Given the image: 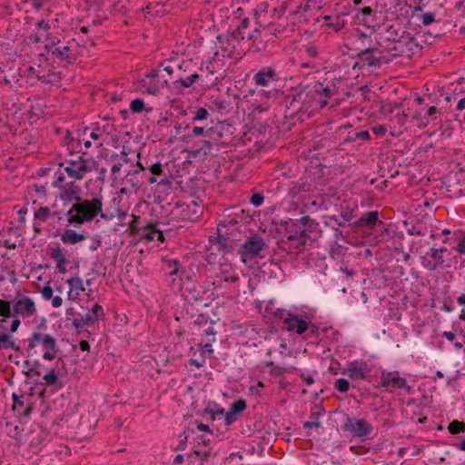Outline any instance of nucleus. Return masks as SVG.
<instances>
[{
    "label": "nucleus",
    "instance_id": "1",
    "mask_svg": "<svg viewBox=\"0 0 465 465\" xmlns=\"http://www.w3.org/2000/svg\"><path fill=\"white\" fill-rule=\"evenodd\" d=\"M313 226L314 223L309 216H302L299 220L281 221L279 232L284 233L286 240L282 239V242L288 243L289 248L300 249L306 245L310 239L308 233Z\"/></svg>",
    "mask_w": 465,
    "mask_h": 465
},
{
    "label": "nucleus",
    "instance_id": "2",
    "mask_svg": "<svg viewBox=\"0 0 465 465\" xmlns=\"http://www.w3.org/2000/svg\"><path fill=\"white\" fill-rule=\"evenodd\" d=\"M73 210H75L74 222L77 224H83L93 221L96 216L103 220H108V216L103 212L102 199L94 197L91 200H80L73 204Z\"/></svg>",
    "mask_w": 465,
    "mask_h": 465
},
{
    "label": "nucleus",
    "instance_id": "3",
    "mask_svg": "<svg viewBox=\"0 0 465 465\" xmlns=\"http://www.w3.org/2000/svg\"><path fill=\"white\" fill-rule=\"evenodd\" d=\"M83 153L81 156H77V161H64L59 163V166H64V172L70 178L74 180H82L86 173L92 172L96 163L92 158H84Z\"/></svg>",
    "mask_w": 465,
    "mask_h": 465
},
{
    "label": "nucleus",
    "instance_id": "4",
    "mask_svg": "<svg viewBox=\"0 0 465 465\" xmlns=\"http://www.w3.org/2000/svg\"><path fill=\"white\" fill-rule=\"evenodd\" d=\"M209 241L211 243V252L209 254L208 261L209 262H213L211 258L215 254V252L223 257L227 253L232 252L234 250L237 239L233 236V230H232V232H223L217 231V235L211 236Z\"/></svg>",
    "mask_w": 465,
    "mask_h": 465
},
{
    "label": "nucleus",
    "instance_id": "5",
    "mask_svg": "<svg viewBox=\"0 0 465 465\" xmlns=\"http://www.w3.org/2000/svg\"><path fill=\"white\" fill-rule=\"evenodd\" d=\"M341 430L353 438L364 440L373 432V426L364 419L351 418L347 414L341 425Z\"/></svg>",
    "mask_w": 465,
    "mask_h": 465
},
{
    "label": "nucleus",
    "instance_id": "6",
    "mask_svg": "<svg viewBox=\"0 0 465 465\" xmlns=\"http://www.w3.org/2000/svg\"><path fill=\"white\" fill-rule=\"evenodd\" d=\"M314 90V84H307L302 86L300 84L293 91V94H289L287 96V102L289 103V106H297L298 109L305 106L306 108L310 107L313 101L317 99L316 93L312 92Z\"/></svg>",
    "mask_w": 465,
    "mask_h": 465
},
{
    "label": "nucleus",
    "instance_id": "7",
    "mask_svg": "<svg viewBox=\"0 0 465 465\" xmlns=\"http://www.w3.org/2000/svg\"><path fill=\"white\" fill-rule=\"evenodd\" d=\"M266 244L262 237L253 233L242 244L239 253L244 262L256 257H261L260 252Z\"/></svg>",
    "mask_w": 465,
    "mask_h": 465
},
{
    "label": "nucleus",
    "instance_id": "8",
    "mask_svg": "<svg viewBox=\"0 0 465 465\" xmlns=\"http://www.w3.org/2000/svg\"><path fill=\"white\" fill-rule=\"evenodd\" d=\"M160 69H153L141 81V87L148 94L156 95L161 89L168 84V80H160Z\"/></svg>",
    "mask_w": 465,
    "mask_h": 465
},
{
    "label": "nucleus",
    "instance_id": "9",
    "mask_svg": "<svg viewBox=\"0 0 465 465\" xmlns=\"http://www.w3.org/2000/svg\"><path fill=\"white\" fill-rule=\"evenodd\" d=\"M45 47L48 53L61 61H66L71 64L76 59V54L72 49L70 43L64 45L59 39H57L51 41Z\"/></svg>",
    "mask_w": 465,
    "mask_h": 465
},
{
    "label": "nucleus",
    "instance_id": "10",
    "mask_svg": "<svg viewBox=\"0 0 465 465\" xmlns=\"http://www.w3.org/2000/svg\"><path fill=\"white\" fill-rule=\"evenodd\" d=\"M381 383L382 387L389 389L391 391L397 389H403L407 392L411 391V387L408 385L407 380L401 377L397 371H382L381 374Z\"/></svg>",
    "mask_w": 465,
    "mask_h": 465
},
{
    "label": "nucleus",
    "instance_id": "11",
    "mask_svg": "<svg viewBox=\"0 0 465 465\" xmlns=\"http://www.w3.org/2000/svg\"><path fill=\"white\" fill-rule=\"evenodd\" d=\"M280 80V76L271 66L262 67L253 74L252 81L257 86L269 87L275 84Z\"/></svg>",
    "mask_w": 465,
    "mask_h": 465
},
{
    "label": "nucleus",
    "instance_id": "12",
    "mask_svg": "<svg viewBox=\"0 0 465 465\" xmlns=\"http://www.w3.org/2000/svg\"><path fill=\"white\" fill-rule=\"evenodd\" d=\"M28 341V354L36 346H41L45 350H54L56 349V341L50 334H45L41 332H33L31 337L27 339Z\"/></svg>",
    "mask_w": 465,
    "mask_h": 465
},
{
    "label": "nucleus",
    "instance_id": "13",
    "mask_svg": "<svg viewBox=\"0 0 465 465\" xmlns=\"http://www.w3.org/2000/svg\"><path fill=\"white\" fill-rule=\"evenodd\" d=\"M353 224L358 227H366L371 230L379 226L382 229V233L388 232L385 223L379 219L378 211L365 212L358 221L353 223Z\"/></svg>",
    "mask_w": 465,
    "mask_h": 465
},
{
    "label": "nucleus",
    "instance_id": "14",
    "mask_svg": "<svg viewBox=\"0 0 465 465\" xmlns=\"http://www.w3.org/2000/svg\"><path fill=\"white\" fill-rule=\"evenodd\" d=\"M13 309L15 314L23 316H33L36 312L34 301L27 296L15 298L13 302Z\"/></svg>",
    "mask_w": 465,
    "mask_h": 465
},
{
    "label": "nucleus",
    "instance_id": "15",
    "mask_svg": "<svg viewBox=\"0 0 465 465\" xmlns=\"http://www.w3.org/2000/svg\"><path fill=\"white\" fill-rule=\"evenodd\" d=\"M80 191L81 188L75 183V182L64 183V185L60 188L58 197L64 202V204L72 201L78 203L81 200V197L79 196Z\"/></svg>",
    "mask_w": 465,
    "mask_h": 465
},
{
    "label": "nucleus",
    "instance_id": "16",
    "mask_svg": "<svg viewBox=\"0 0 465 465\" xmlns=\"http://www.w3.org/2000/svg\"><path fill=\"white\" fill-rule=\"evenodd\" d=\"M284 324L288 331H295L299 335L309 329V323L293 313H289L288 317L284 318Z\"/></svg>",
    "mask_w": 465,
    "mask_h": 465
},
{
    "label": "nucleus",
    "instance_id": "17",
    "mask_svg": "<svg viewBox=\"0 0 465 465\" xmlns=\"http://www.w3.org/2000/svg\"><path fill=\"white\" fill-rule=\"evenodd\" d=\"M381 54V52L377 48L368 47L361 51L357 54V58L363 63V65L368 67H380L381 64V58L375 56V54Z\"/></svg>",
    "mask_w": 465,
    "mask_h": 465
},
{
    "label": "nucleus",
    "instance_id": "18",
    "mask_svg": "<svg viewBox=\"0 0 465 465\" xmlns=\"http://www.w3.org/2000/svg\"><path fill=\"white\" fill-rule=\"evenodd\" d=\"M370 371L371 369L365 361H354L348 364V368L344 373L351 379L358 380L365 379Z\"/></svg>",
    "mask_w": 465,
    "mask_h": 465
},
{
    "label": "nucleus",
    "instance_id": "19",
    "mask_svg": "<svg viewBox=\"0 0 465 465\" xmlns=\"http://www.w3.org/2000/svg\"><path fill=\"white\" fill-rule=\"evenodd\" d=\"M247 407L244 400H238L232 402L230 406L229 411L225 415L226 425H231L236 421L237 416L242 412Z\"/></svg>",
    "mask_w": 465,
    "mask_h": 465
},
{
    "label": "nucleus",
    "instance_id": "20",
    "mask_svg": "<svg viewBox=\"0 0 465 465\" xmlns=\"http://www.w3.org/2000/svg\"><path fill=\"white\" fill-rule=\"evenodd\" d=\"M218 43L220 44V48L222 50L223 57H232L233 53L236 48V43L233 40H231V37L226 34L219 35L216 37Z\"/></svg>",
    "mask_w": 465,
    "mask_h": 465
},
{
    "label": "nucleus",
    "instance_id": "21",
    "mask_svg": "<svg viewBox=\"0 0 465 465\" xmlns=\"http://www.w3.org/2000/svg\"><path fill=\"white\" fill-rule=\"evenodd\" d=\"M85 239L86 235L84 233L76 232L72 229L65 230L61 236V241L64 244H76Z\"/></svg>",
    "mask_w": 465,
    "mask_h": 465
},
{
    "label": "nucleus",
    "instance_id": "22",
    "mask_svg": "<svg viewBox=\"0 0 465 465\" xmlns=\"http://www.w3.org/2000/svg\"><path fill=\"white\" fill-rule=\"evenodd\" d=\"M233 230V236L235 237V232H238V221L234 217H231L229 214L227 218L221 221L218 224L217 231L223 232H232Z\"/></svg>",
    "mask_w": 465,
    "mask_h": 465
},
{
    "label": "nucleus",
    "instance_id": "23",
    "mask_svg": "<svg viewBox=\"0 0 465 465\" xmlns=\"http://www.w3.org/2000/svg\"><path fill=\"white\" fill-rule=\"evenodd\" d=\"M200 79V75L197 73H193L187 76L186 78H179L173 82V87L174 89L182 90V88L191 87L193 84H195Z\"/></svg>",
    "mask_w": 465,
    "mask_h": 465
},
{
    "label": "nucleus",
    "instance_id": "24",
    "mask_svg": "<svg viewBox=\"0 0 465 465\" xmlns=\"http://www.w3.org/2000/svg\"><path fill=\"white\" fill-rule=\"evenodd\" d=\"M276 94L275 89L273 90H264V89H249L247 92V96H255V100L259 102H262L264 99L269 100Z\"/></svg>",
    "mask_w": 465,
    "mask_h": 465
},
{
    "label": "nucleus",
    "instance_id": "25",
    "mask_svg": "<svg viewBox=\"0 0 465 465\" xmlns=\"http://www.w3.org/2000/svg\"><path fill=\"white\" fill-rule=\"evenodd\" d=\"M185 300L188 302H203V299L201 295V292L196 288L194 284L192 286L184 287V293Z\"/></svg>",
    "mask_w": 465,
    "mask_h": 465
},
{
    "label": "nucleus",
    "instance_id": "26",
    "mask_svg": "<svg viewBox=\"0 0 465 465\" xmlns=\"http://www.w3.org/2000/svg\"><path fill=\"white\" fill-rule=\"evenodd\" d=\"M186 209L190 212V214L183 213V219L190 220V221H197L202 214V210L199 204L193 201L189 204H186Z\"/></svg>",
    "mask_w": 465,
    "mask_h": 465
},
{
    "label": "nucleus",
    "instance_id": "27",
    "mask_svg": "<svg viewBox=\"0 0 465 465\" xmlns=\"http://www.w3.org/2000/svg\"><path fill=\"white\" fill-rule=\"evenodd\" d=\"M371 138L368 131L351 132L342 143H356L357 141H368Z\"/></svg>",
    "mask_w": 465,
    "mask_h": 465
},
{
    "label": "nucleus",
    "instance_id": "28",
    "mask_svg": "<svg viewBox=\"0 0 465 465\" xmlns=\"http://www.w3.org/2000/svg\"><path fill=\"white\" fill-rule=\"evenodd\" d=\"M181 262L178 260H167L164 262L163 270L166 275L173 277L180 272Z\"/></svg>",
    "mask_w": 465,
    "mask_h": 465
},
{
    "label": "nucleus",
    "instance_id": "29",
    "mask_svg": "<svg viewBox=\"0 0 465 465\" xmlns=\"http://www.w3.org/2000/svg\"><path fill=\"white\" fill-rule=\"evenodd\" d=\"M311 5L308 4H300L296 6L295 10L290 12L291 16L300 15L299 21L300 22H307V17L305 16V14L311 11Z\"/></svg>",
    "mask_w": 465,
    "mask_h": 465
},
{
    "label": "nucleus",
    "instance_id": "30",
    "mask_svg": "<svg viewBox=\"0 0 465 465\" xmlns=\"http://www.w3.org/2000/svg\"><path fill=\"white\" fill-rule=\"evenodd\" d=\"M313 84L314 90L312 92L316 93L317 97L324 96L325 98H329L334 94L333 89L329 86H324L322 83L315 82Z\"/></svg>",
    "mask_w": 465,
    "mask_h": 465
},
{
    "label": "nucleus",
    "instance_id": "31",
    "mask_svg": "<svg viewBox=\"0 0 465 465\" xmlns=\"http://www.w3.org/2000/svg\"><path fill=\"white\" fill-rule=\"evenodd\" d=\"M51 215V210L46 206H40L34 213V220L39 223H45Z\"/></svg>",
    "mask_w": 465,
    "mask_h": 465
},
{
    "label": "nucleus",
    "instance_id": "32",
    "mask_svg": "<svg viewBox=\"0 0 465 465\" xmlns=\"http://www.w3.org/2000/svg\"><path fill=\"white\" fill-rule=\"evenodd\" d=\"M0 349H13L15 351H20V347L17 346L6 333H0Z\"/></svg>",
    "mask_w": 465,
    "mask_h": 465
},
{
    "label": "nucleus",
    "instance_id": "33",
    "mask_svg": "<svg viewBox=\"0 0 465 465\" xmlns=\"http://www.w3.org/2000/svg\"><path fill=\"white\" fill-rule=\"evenodd\" d=\"M227 35L231 37V40H233L236 44H240L246 39L247 33L237 26L235 29L228 31Z\"/></svg>",
    "mask_w": 465,
    "mask_h": 465
},
{
    "label": "nucleus",
    "instance_id": "34",
    "mask_svg": "<svg viewBox=\"0 0 465 465\" xmlns=\"http://www.w3.org/2000/svg\"><path fill=\"white\" fill-rule=\"evenodd\" d=\"M44 382L45 386H54L56 385L59 381V378L57 373L55 372V369H51V371L43 376Z\"/></svg>",
    "mask_w": 465,
    "mask_h": 465
},
{
    "label": "nucleus",
    "instance_id": "35",
    "mask_svg": "<svg viewBox=\"0 0 465 465\" xmlns=\"http://www.w3.org/2000/svg\"><path fill=\"white\" fill-rule=\"evenodd\" d=\"M139 170H134L132 172H129L127 175L125 176V183H129L132 188L135 191L137 188L140 187V181L137 179V175L139 174Z\"/></svg>",
    "mask_w": 465,
    "mask_h": 465
},
{
    "label": "nucleus",
    "instance_id": "36",
    "mask_svg": "<svg viewBox=\"0 0 465 465\" xmlns=\"http://www.w3.org/2000/svg\"><path fill=\"white\" fill-rule=\"evenodd\" d=\"M50 256L55 261L56 263H67L68 261L64 258L62 250L59 246L50 248Z\"/></svg>",
    "mask_w": 465,
    "mask_h": 465
},
{
    "label": "nucleus",
    "instance_id": "37",
    "mask_svg": "<svg viewBox=\"0 0 465 465\" xmlns=\"http://www.w3.org/2000/svg\"><path fill=\"white\" fill-rule=\"evenodd\" d=\"M448 430L451 434H459L461 432H465V423L463 421L454 420L451 422H450L448 426Z\"/></svg>",
    "mask_w": 465,
    "mask_h": 465
},
{
    "label": "nucleus",
    "instance_id": "38",
    "mask_svg": "<svg viewBox=\"0 0 465 465\" xmlns=\"http://www.w3.org/2000/svg\"><path fill=\"white\" fill-rule=\"evenodd\" d=\"M130 109L133 113H141L143 110L146 112H152V108H145L143 100L136 98L131 102Z\"/></svg>",
    "mask_w": 465,
    "mask_h": 465
},
{
    "label": "nucleus",
    "instance_id": "39",
    "mask_svg": "<svg viewBox=\"0 0 465 465\" xmlns=\"http://www.w3.org/2000/svg\"><path fill=\"white\" fill-rule=\"evenodd\" d=\"M24 365H30L29 371H23L25 375L29 376L30 372H35V374L36 375L41 374V371L39 370L41 363L39 362V361H25Z\"/></svg>",
    "mask_w": 465,
    "mask_h": 465
},
{
    "label": "nucleus",
    "instance_id": "40",
    "mask_svg": "<svg viewBox=\"0 0 465 465\" xmlns=\"http://www.w3.org/2000/svg\"><path fill=\"white\" fill-rule=\"evenodd\" d=\"M334 388L340 392H347L350 389V382L346 379L340 378L336 380Z\"/></svg>",
    "mask_w": 465,
    "mask_h": 465
},
{
    "label": "nucleus",
    "instance_id": "41",
    "mask_svg": "<svg viewBox=\"0 0 465 465\" xmlns=\"http://www.w3.org/2000/svg\"><path fill=\"white\" fill-rule=\"evenodd\" d=\"M0 316L9 318L12 316L10 302L0 299Z\"/></svg>",
    "mask_w": 465,
    "mask_h": 465
},
{
    "label": "nucleus",
    "instance_id": "42",
    "mask_svg": "<svg viewBox=\"0 0 465 465\" xmlns=\"http://www.w3.org/2000/svg\"><path fill=\"white\" fill-rule=\"evenodd\" d=\"M325 413L324 408L321 404H316L312 408V411L310 414V418L312 420H319L320 417Z\"/></svg>",
    "mask_w": 465,
    "mask_h": 465
},
{
    "label": "nucleus",
    "instance_id": "43",
    "mask_svg": "<svg viewBox=\"0 0 465 465\" xmlns=\"http://www.w3.org/2000/svg\"><path fill=\"white\" fill-rule=\"evenodd\" d=\"M213 143L211 141H201L198 145V151L202 152L204 155L211 153Z\"/></svg>",
    "mask_w": 465,
    "mask_h": 465
},
{
    "label": "nucleus",
    "instance_id": "44",
    "mask_svg": "<svg viewBox=\"0 0 465 465\" xmlns=\"http://www.w3.org/2000/svg\"><path fill=\"white\" fill-rule=\"evenodd\" d=\"M67 283L70 285L71 288H75L82 292L85 290L84 287L83 280L80 277H72L67 281Z\"/></svg>",
    "mask_w": 465,
    "mask_h": 465
},
{
    "label": "nucleus",
    "instance_id": "45",
    "mask_svg": "<svg viewBox=\"0 0 465 465\" xmlns=\"http://www.w3.org/2000/svg\"><path fill=\"white\" fill-rule=\"evenodd\" d=\"M426 255L433 258L435 260V262L440 265L443 264L445 262L443 256L437 251V248L435 247H431L430 251L426 253Z\"/></svg>",
    "mask_w": 465,
    "mask_h": 465
},
{
    "label": "nucleus",
    "instance_id": "46",
    "mask_svg": "<svg viewBox=\"0 0 465 465\" xmlns=\"http://www.w3.org/2000/svg\"><path fill=\"white\" fill-rule=\"evenodd\" d=\"M209 112L203 108V107H199L196 111H195V114H194V116L193 118V122H196V121H202V120H205L207 119V117L209 116Z\"/></svg>",
    "mask_w": 465,
    "mask_h": 465
},
{
    "label": "nucleus",
    "instance_id": "47",
    "mask_svg": "<svg viewBox=\"0 0 465 465\" xmlns=\"http://www.w3.org/2000/svg\"><path fill=\"white\" fill-rule=\"evenodd\" d=\"M179 439H180L179 443L175 447L174 450H183L186 448L187 440H188V436H187L186 432L183 431V433H181L179 435Z\"/></svg>",
    "mask_w": 465,
    "mask_h": 465
},
{
    "label": "nucleus",
    "instance_id": "48",
    "mask_svg": "<svg viewBox=\"0 0 465 465\" xmlns=\"http://www.w3.org/2000/svg\"><path fill=\"white\" fill-rule=\"evenodd\" d=\"M263 201L264 197L262 193H253L250 198V203L255 207L261 206Z\"/></svg>",
    "mask_w": 465,
    "mask_h": 465
},
{
    "label": "nucleus",
    "instance_id": "49",
    "mask_svg": "<svg viewBox=\"0 0 465 465\" xmlns=\"http://www.w3.org/2000/svg\"><path fill=\"white\" fill-rule=\"evenodd\" d=\"M102 243V237L99 234H95L92 238V243L89 246V250L92 252L96 251Z\"/></svg>",
    "mask_w": 465,
    "mask_h": 465
},
{
    "label": "nucleus",
    "instance_id": "50",
    "mask_svg": "<svg viewBox=\"0 0 465 465\" xmlns=\"http://www.w3.org/2000/svg\"><path fill=\"white\" fill-rule=\"evenodd\" d=\"M261 36V29L259 27L253 28L250 33L247 34L246 39L248 41L255 42Z\"/></svg>",
    "mask_w": 465,
    "mask_h": 465
},
{
    "label": "nucleus",
    "instance_id": "51",
    "mask_svg": "<svg viewBox=\"0 0 465 465\" xmlns=\"http://www.w3.org/2000/svg\"><path fill=\"white\" fill-rule=\"evenodd\" d=\"M421 19L423 25H429L434 22L435 15L434 13L428 12L422 15Z\"/></svg>",
    "mask_w": 465,
    "mask_h": 465
},
{
    "label": "nucleus",
    "instance_id": "52",
    "mask_svg": "<svg viewBox=\"0 0 465 465\" xmlns=\"http://www.w3.org/2000/svg\"><path fill=\"white\" fill-rule=\"evenodd\" d=\"M80 319L83 320V322H84V326L92 325L97 322V317H94V315H92V313L90 312H88V313H86L84 316L81 317Z\"/></svg>",
    "mask_w": 465,
    "mask_h": 465
},
{
    "label": "nucleus",
    "instance_id": "53",
    "mask_svg": "<svg viewBox=\"0 0 465 465\" xmlns=\"http://www.w3.org/2000/svg\"><path fill=\"white\" fill-rule=\"evenodd\" d=\"M163 167L160 163H155L150 167V172L153 175H161L163 173Z\"/></svg>",
    "mask_w": 465,
    "mask_h": 465
},
{
    "label": "nucleus",
    "instance_id": "54",
    "mask_svg": "<svg viewBox=\"0 0 465 465\" xmlns=\"http://www.w3.org/2000/svg\"><path fill=\"white\" fill-rule=\"evenodd\" d=\"M215 341V338H208V341L203 346V349L202 351L203 352H207L209 354H213V346H212V343Z\"/></svg>",
    "mask_w": 465,
    "mask_h": 465
},
{
    "label": "nucleus",
    "instance_id": "55",
    "mask_svg": "<svg viewBox=\"0 0 465 465\" xmlns=\"http://www.w3.org/2000/svg\"><path fill=\"white\" fill-rule=\"evenodd\" d=\"M23 397H24L23 395L18 396L15 393H13L12 398H13V401H14V409L23 408L25 406V403L22 400Z\"/></svg>",
    "mask_w": 465,
    "mask_h": 465
},
{
    "label": "nucleus",
    "instance_id": "56",
    "mask_svg": "<svg viewBox=\"0 0 465 465\" xmlns=\"http://www.w3.org/2000/svg\"><path fill=\"white\" fill-rule=\"evenodd\" d=\"M209 322V317L205 314H199L194 323L199 326H205Z\"/></svg>",
    "mask_w": 465,
    "mask_h": 465
},
{
    "label": "nucleus",
    "instance_id": "57",
    "mask_svg": "<svg viewBox=\"0 0 465 465\" xmlns=\"http://www.w3.org/2000/svg\"><path fill=\"white\" fill-rule=\"evenodd\" d=\"M209 132H211V129L205 130L203 127L195 126L192 130V136L207 134Z\"/></svg>",
    "mask_w": 465,
    "mask_h": 465
},
{
    "label": "nucleus",
    "instance_id": "58",
    "mask_svg": "<svg viewBox=\"0 0 465 465\" xmlns=\"http://www.w3.org/2000/svg\"><path fill=\"white\" fill-rule=\"evenodd\" d=\"M193 454H195L199 458L200 460L204 461V460H208V458L210 456V451L195 450L193 451Z\"/></svg>",
    "mask_w": 465,
    "mask_h": 465
},
{
    "label": "nucleus",
    "instance_id": "59",
    "mask_svg": "<svg viewBox=\"0 0 465 465\" xmlns=\"http://www.w3.org/2000/svg\"><path fill=\"white\" fill-rule=\"evenodd\" d=\"M56 352H57V348L54 350H45L43 359H45L46 361H53L56 356Z\"/></svg>",
    "mask_w": 465,
    "mask_h": 465
},
{
    "label": "nucleus",
    "instance_id": "60",
    "mask_svg": "<svg viewBox=\"0 0 465 465\" xmlns=\"http://www.w3.org/2000/svg\"><path fill=\"white\" fill-rule=\"evenodd\" d=\"M41 292L42 296L45 300H50L53 297V289L49 285H45Z\"/></svg>",
    "mask_w": 465,
    "mask_h": 465
},
{
    "label": "nucleus",
    "instance_id": "61",
    "mask_svg": "<svg viewBox=\"0 0 465 465\" xmlns=\"http://www.w3.org/2000/svg\"><path fill=\"white\" fill-rule=\"evenodd\" d=\"M455 249L460 253H465V234L461 235V237L459 239V242H458L457 246L455 247Z\"/></svg>",
    "mask_w": 465,
    "mask_h": 465
},
{
    "label": "nucleus",
    "instance_id": "62",
    "mask_svg": "<svg viewBox=\"0 0 465 465\" xmlns=\"http://www.w3.org/2000/svg\"><path fill=\"white\" fill-rule=\"evenodd\" d=\"M321 426L322 422L320 420H310L303 422L304 429L320 428Z\"/></svg>",
    "mask_w": 465,
    "mask_h": 465
},
{
    "label": "nucleus",
    "instance_id": "63",
    "mask_svg": "<svg viewBox=\"0 0 465 465\" xmlns=\"http://www.w3.org/2000/svg\"><path fill=\"white\" fill-rule=\"evenodd\" d=\"M92 315H94V317H99V314H103L104 313V310H103V307L101 305H99L98 303H95L93 308L91 309V311H89Z\"/></svg>",
    "mask_w": 465,
    "mask_h": 465
},
{
    "label": "nucleus",
    "instance_id": "64",
    "mask_svg": "<svg viewBox=\"0 0 465 465\" xmlns=\"http://www.w3.org/2000/svg\"><path fill=\"white\" fill-rule=\"evenodd\" d=\"M64 176L62 173H60L56 177V179L53 182L52 185L55 188L60 189V188H62L63 185H64Z\"/></svg>",
    "mask_w": 465,
    "mask_h": 465
}]
</instances>
